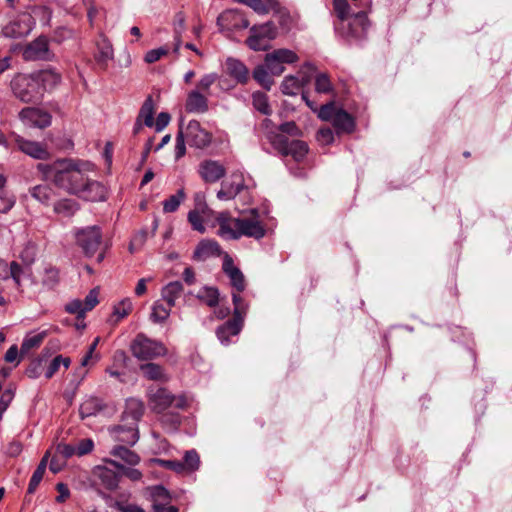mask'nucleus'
I'll return each instance as SVG.
<instances>
[{"instance_id": "nucleus-60", "label": "nucleus", "mask_w": 512, "mask_h": 512, "mask_svg": "<svg viewBox=\"0 0 512 512\" xmlns=\"http://www.w3.org/2000/svg\"><path fill=\"white\" fill-rule=\"evenodd\" d=\"M188 221L191 224L193 230L200 233H204L206 228L203 223V219L197 210H192L188 213Z\"/></svg>"}, {"instance_id": "nucleus-57", "label": "nucleus", "mask_w": 512, "mask_h": 512, "mask_svg": "<svg viewBox=\"0 0 512 512\" xmlns=\"http://www.w3.org/2000/svg\"><path fill=\"white\" fill-rule=\"evenodd\" d=\"M184 471H195L199 468L200 458L195 450H189L184 455Z\"/></svg>"}, {"instance_id": "nucleus-64", "label": "nucleus", "mask_w": 512, "mask_h": 512, "mask_svg": "<svg viewBox=\"0 0 512 512\" xmlns=\"http://www.w3.org/2000/svg\"><path fill=\"white\" fill-rule=\"evenodd\" d=\"M113 507L120 512H145V510L139 505L124 501H116Z\"/></svg>"}, {"instance_id": "nucleus-19", "label": "nucleus", "mask_w": 512, "mask_h": 512, "mask_svg": "<svg viewBox=\"0 0 512 512\" xmlns=\"http://www.w3.org/2000/svg\"><path fill=\"white\" fill-rule=\"evenodd\" d=\"M198 173L207 183H215L226 174L225 167L215 160H204L199 164Z\"/></svg>"}, {"instance_id": "nucleus-16", "label": "nucleus", "mask_w": 512, "mask_h": 512, "mask_svg": "<svg viewBox=\"0 0 512 512\" xmlns=\"http://www.w3.org/2000/svg\"><path fill=\"white\" fill-rule=\"evenodd\" d=\"M31 29V16L22 14L6 24L2 29V34L4 37L17 39L27 36Z\"/></svg>"}, {"instance_id": "nucleus-26", "label": "nucleus", "mask_w": 512, "mask_h": 512, "mask_svg": "<svg viewBox=\"0 0 512 512\" xmlns=\"http://www.w3.org/2000/svg\"><path fill=\"white\" fill-rule=\"evenodd\" d=\"M332 125L337 134L347 133L350 134L355 130L354 118L344 109L339 108L332 119Z\"/></svg>"}, {"instance_id": "nucleus-36", "label": "nucleus", "mask_w": 512, "mask_h": 512, "mask_svg": "<svg viewBox=\"0 0 512 512\" xmlns=\"http://www.w3.org/2000/svg\"><path fill=\"white\" fill-rule=\"evenodd\" d=\"M242 180L222 183L221 189L217 192V198L221 201L234 199L243 189Z\"/></svg>"}, {"instance_id": "nucleus-63", "label": "nucleus", "mask_w": 512, "mask_h": 512, "mask_svg": "<svg viewBox=\"0 0 512 512\" xmlns=\"http://www.w3.org/2000/svg\"><path fill=\"white\" fill-rule=\"evenodd\" d=\"M218 76L216 73H210V74H206L204 75L198 82L197 84V89L198 91H202V92H208L210 87L215 83V81L217 80Z\"/></svg>"}, {"instance_id": "nucleus-22", "label": "nucleus", "mask_w": 512, "mask_h": 512, "mask_svg": "<svg viewBox=\"0 0 512 512\" xmlns=\"http://www.w3.org/2000/svg\"><path fill=\"white\" fill-rule=\"evenodd\" d=\"M244 325V321L233 317L216 329V336L223 345L231 343V337L237 336Z\"/></svg>"}, {"instance_id": "nucleus-7", "label": "nucleus", "mask_w": 512, "mask_h": 512, "mask_svg": "<svg viewBox=\"0 0 512 512\" xmlns=\"http://www.w3.org/2000/svg\"><path fill=\"white\" fill-rule=\"evenodd\" d=\"M75 237L77 244L82 248L87 257L94 256L102 243V232L98 226H88L79 229Z\"/></svg>"}, {"instance_id": "nucleus-20", "label": "nucleus", "mask_w": 512, "mask_h": 512, "mask_svg": "<svg viewBox=\"0 0 512 512\" xmlns=\"http://www.w3.org/2000/svg\"><path fill=\"white\" fill-rule=\"evenodd\" d=\"M216 221L219 225L218 234L228 240L239 239L238 225L239 218L231 217L229 212H220L216 216Z\"/></svg>"}, {"instance_id": "nucleus-29", "label": "nucleus", "mask_w": 512, "mask_h": 512, "mask_svg": "<svg viewBox=\"0 0 512 512\" xmlns=\"http://www.w3.org/2000/svg\"><path fill=\"white\" fill-rule=\"evenodd\" d=\"M226 70L238 83L245 84L249 79L248 68L238 59L228 58L226 60Z\"/></svg>"}, {"instance_id": "nucleus-61", "label": "nucleus", "mask_w": 512, "mask_h": 512, "mask_svg": "<svg viewBox=\"0 0 512 512\" xmlns=\"http://www.w3.org/2000/svg\"><path fill=\"white\" fill-rule=\"evenodd\" d=\"M66 312L70 314L77 315L78 318L84 317L86 314L85 308L83 306V301L80 299H74L68 302L65 306Z\"/></svg>"}, {"instance_id": "nucleus-17", "label": "nucleus", "mask_w": 512, "mask_h": 512, "mask_svg": "<svg viewBox=\"0 0 512 512\" xmlns=\"http://www.w3.org/2000/svg\"><path fill=\"white\" fill-rule=\"evenodd\" d=\"M23 58L27 61L49 60L50 51L46 37H38L29 43L24 51Z\"/></svg>"}, {"instance_id": "nucleus-18", "label": "nucleus", "mask_w": 512, "mask_h": 512, "mask_svg": "<svg viewBox=\"0 0 512 512\" xmlns=\"http://www.w3.org/2000/svg\"><path fill=\"white\" fill-rule=\"evenodd\" d=\"M106 188L103 184L96 180H91L86 177L84 180V185L79 188V193L76 196L86 200V201H104L106 199Z\"/></svg>"}, {"instance_id": "nucleus-1", "label": "nucleus", "mask_w": 512, "mask_h": 512, "mask_svg": "<svg viewBox=\"0 0 512 512\" xmlns=\"http://www.w3.org/2000/svg\"><path fill=\"white\" fill-rule=\"evenodd\" d=\"M37 167L47 179H51L57 187L72 195L79 193L87 172L94 170L91 162L73 159L58 160L52 165L40 163Z\"/></svg>"}, {"instance_id": "nucleus-40", "label": "nucleus", "mask_w": 512, "mask_h": 512, "mask_svg": "<svg viewBox=\"0 0 512 512\" xmlns=\"http://www.w3.org/2000/svg\"><path fill=\"white\" fill-rule=\"evenodd\" d=\"M244 4L259 15H267L275 7V0H234Z\"/></svg>"}, {"instance_id": "nucleus-24", "label": "nucleus", "mask_w": 512, "mask_h": 512, "mask_svg": "<svg viewBox=\"0 0 512 512\" xmlns=\"http://www.w3.org/2000/svg\"><path fill=\"white\" fill-rule=\"evenodd\" d=\"M143 413V402L136 398H129L126 400L125 410L122 413L121 422H128L129 424L138 426V422L142 418Z\"/></svg>"}, {"instance_id": "nucleus-42", "label": "nucleus", "mask_w": 512, "mask_h": 512, "mask_svg": "<svg viewBox=\"0 0 512 512\" xmlns=\"http://www.w3.org/2000/svg\"><path fill=\"white\" fill-rule=\"evenodd\" d=\"M219 296V290L211 286L202 287L196 294L197 299L212 308L219 304Z\"/></svg>"}, {"instance_id": "nucleus-34", "label": "nucleus", "mask_w": 512, "mask_h": 512, "mask_svg": "<svg viewBox=\"0 0 512 512\" xmlns=\"http://www.w3.org/2000/svg\"><path fill=\"white\" fill-rule=\"evenodd\" d=\"M31 275V268H26L16 261L10 263L9 279L13 280L18 291H22L23 280Z\"/></svg>"}, {"instance_id": "nucleus-13", "label": "nucleus", "mask_w": 512, "mask_h": 512, "mask_svg": "<svg viewBox=\"0 0 512 512\" xmlns=\"http://www.w3.org/2000/svg\"><path fill=\"white\" fill-rule=\"evenodd\" d=\"M183 133L190 146L202 149L211 143V135L196 120H191Z\"/></svg>"}, {"instance_id": "nucleus-59", "label": "nucleus", "mask_w": 512, "mask_h": 512, "mask_svg": "<svg viewBox=\"0 0 512 512\" xmlns=\"http://www.w3.org/2000/svg\"><path fill=\"white\" fill-rule=\"evenodd\" d=\"M15 204V196L9 190L0 191V213H7Z\"/></svg>"}, {"instance_id": "nucleus-10", "label": "nucleus", "mask_w": 512, "mask_h": 512, "mask_svg": "<svg viewBox=\"0 0 512 512\" xmlns=\"http://www.w3.org/2000/svg\"><path fill=\"white\" fill-rule=\"evenodd\" d=\"M108 430L111 438L119 442V445L133 446L139 439L138 426L128 422H121V424L110 427Z\"/></svg>"}, {"instance_id": "nucleus-37", "label": "nucleus", "mask_w": 512, "mask_h": 512, "mask_svg": "<svg viewBox=\"0 0 512 512\" xmlns=\"http://www.w3.org/2000/svg\"><path fill=\"white\" fill-rule=\"evenodd\" d=\"M309 82V77L299 79L296 76H286L281 84V91L285 95H296L297 92Z\"/></svg>"}, {"instance_id": "nucleus-58", "label": "nucleus", "mask_w": 512, "mask_h": 512, "mask_svg": "<svg viewBox=\"0 0 512 512\" xmlns=\"http://www.w3.org/2000/svg\"><path fill=\"white\" fill-rule=\"evenodd\" d=\"M20 259L23 262L24 267L31 268V265L34 263L36 258V247L33 244H27L19 255Z\"/></svg>"}, {"instance_id": "nucleus-44", "label": "nucleus", "mask_w": 512, "mask_h": 512, "mask_svg": "<svg viewBox=\"0 0 512 512\" xmlns=\"http://www.w3.org/2000/svg\"><path fill=\"white\" fill-rule=\"evenodd\" d=\"M253 78L259 83L265 90L270 91L274 83L272 75L265 64H261L255 67L253 70Z\"/></svg>"}, {"instance_id": "nucleus-52", "label": "nucleus", "mask_w": 512, "mask_h": 512, "mask_svg": "<svg viewBox=\"0 0 512 512\" xmlns=\"http://www.w3.org/2000/svg\"><path fill=\"white\" fill-rule=\"evenodd\" d=\"M44 288L51 290L59 283V271L55 267H47L44 270V274L41 280Z\"/></svg>"}, {"instance_id": "nucleus-14", "label": "nucleus", "mask_w": 512, "mask_h": 512, "mask_svg": "<svg viewBox=\"0 0 512 512\" xmlns=\"http://www.w3.org/2000/svg\"><path fill=\"white\" fill-rule=\"evenodd\" d=\"M13 142L18 150L34 159L46 160L50 157V153L45 144L26 140L21 136H14Z\"/></svg>"}, {"instance_id": "nucleus-38", "label": "nucleus", "mask_w": 512, "mask_h": 512, "mask_svg": "<svg viewBox=\"0 0 512 512\" xmlns=\"http://www.w3.org/2000/svg\"><path fill=\"white\" fill-rule=\"evenodd\" d=\"M333 8L337 17V21L334 23L335 30H341L344 28V22L351 16L349 14L351 8L347 0H333Z\"/></svg>"}, {"instance_id": "nucleus-5", "label": "nucleus", "mask_w": 512, "mask_h": 512, "mask_svg": "<svg viewBox=\"0 0 512 512\" xmlns=\"http://www.w3.org/2000/svg\"><path fill=\"white\" fill-rule=\"evenodd\" d=\"M369 27L370 22L367 19V12L361 10L351 14L344 22L343 29L335 31L348 41L361 40L366 37Z\"/></svg>"}, {"instance_id": "nucleus-35", "label": "nucleus", "mask_w": 512, "mask_h": 512, "mask_svg": "<svg viewBox=\"0 0 512 512\" xmlns=\"http://www.w3.org/2000/svg\"><path fill=\"white\" fill-rule=\"evenodd\" d=\"M140 371L148 380L166 382L169 379L163 367L156 363L142 364L140 365Z\"/></svg>"}, {"instance_id": "nucleus-49", "label": "nucleus", "mask_w": 512, "mask_h": 512, "mask_svg": "<svg viewBox=\"0 0 512 512\" xmlns=\"http://www.w3.org/2000/svg\"><path fill=\"white\" fill-rule=\"evenodd\" d=\"M45 336V332L26 336L21 344L20 354L24 355L28 353L31 349L38 347L44 340Z\"/></svg>"}, {"instance_id": "nucleus-47", "label": "nucleus", "mask_w": 512, "mask_h": 512, "mask_svg": "<svg viewBox=\"0 0 512 512\" xmlns=\"http://www.w3.org/2000/svg\"><path fill=\"white\" fill-rule=\"evenodd\" d=\"M253 107L261 114L269 116L272 114V108L269 104L268 96L261 92L256 91L252 94Z\"/></svg>"}, {"instance_id": "nucleus-45", "label": "nucleus", "mask_w": 512, "mask_h": 512, "mask_svg": "<svg viewBox=\"0 0 512 512\" xmlns=\"http://www.w3.org/2000/svg\"><path fill=\"white\" fill-rule=\"evenodd\" d=\"M78 209L79 205L73 199H62L54 204V212L63 217L73 216Z\"/></svg>"}, {"instance_id": "nucleus-32", "label": "nucleus", "mask_w": 512, "mask_h": 512, "mask_svg": "<svg viewBox=\"0 0 512 512\" xmlns=\"http://www.w3.org/2000/svg\"><path fill=\"white\" fill-rule=\"evenodd\" d=\"M183 292V285L180 281H173L165 285L161 290L162 300L166 302L167 306H175L176 300Z\"/></svg>"}, {"instance_id": "nucleus-56", "label": "nucleus", "mask_w": 512, "mask_h": 512, "mask_svg": "<svg viewBox=\"0 0 512 512\" xmlns=\"http://www.w3.org/2000/svg\"><path fill=\"white\" fill-rule=\"evenodd\" d=\"M46 357H47V354L42 353V355L39 358L31 361V363L29 364V366L27 367L26 372H25L29 378L35 379L41 375L42 370H43L42 363Z\"/></svg>"}, {"instance_id": "nucleus-6", "label": "nucleus", "mask_w": 512, "mask_h": 512, "mask_svg": "<svg viewBox=\"0 0 512 512\" xmlns=\"http://www.w3.org/2000/svg\"><path fill=\"white\" fill-rule=\"evenodd\" d=\"M277 36L275 24L268 21L261 25H254L250 28V35L246 39L248 47L254 51H262L269 48L271 40Z\"/></svg>"}, {"instance_id": "nucleus-43", "label": "nucleus", "mask_w": 512, "mask_h": 512, "mask_svg": "<svg viewBox=\"0 0 512 512\" xmlns=\"http://www.w3.org/2000/svg\"><path fill=\"white\" fill-rule=\"evenodd\" d=\"M101 483L103 486L109 490H115L118 488L121 473L120 470L117 469V471L109 469V468H103L100 470L99 474Z\"/></svg>"}, {"instance_id": "nucleus-54", "label": "nucleus", "mask_w": 512, "mask_h": 512, "mask_svg": "<svg viewBox=\"0 0 512 512\" xmlns=\"http://www.w3.org/2000/svg\"><path fill=\"white\" fill-rule=\"evenodd\" d=\"M107 462L113 465L116 469L120 470L121 477L124 475L131 481H140L142 479V472L136 468L124 467L123 465L113 460H108Z\"/></svg>"}, {"instance_id": "nucleus-27", "label": "nucleus", "mask_w": 512, "mask_h": 512, "mask_svg": "<svg viewBox=\"0 0 512 512\" xmlns=\"http://www.w3.org/2000/svg\"><path fill=\"white\" fill-rule=\"evenodd\" d=\"M185 108L189 113H205L208 111V99L200 91L193 90L187 96Z\"/></svg>"}, {"instance_id": "nucleus-51", "label": "nucleus", "mask_w": 512, "mask_h": 512, "mask_svg": "<svg viewBox=\"0 0 512 512\" xmlns=\"http://www.w3.org/2000/svg\"><path fill=\"white\" fill-rule=\"evenodd\" d=\"M70 363H71V360L69 357L57 355L50 362V364L45 372L46 379L52 378L54 376V374L58 372L60 366H64L65 369H68V367L70 366Z\"/></svg>"}, {"instance_id": "nucleus-9", "label": "nucleus", "mask_w": 512, "mask_h": 512, "mask_svg": "<svg viewBox=\"0 0 512 512\" xmlns=\"http://www.w3.org/2000/svg\"><path fill=\"white\" fill-rule=\"evenodd\" d=\"M217 25L221 30L233 31L247 28L249 21L242 11L229 9L218 16Z\"/></svg>"}, {"instance_id": "nucleus-15", "label": "nucleus", "mask_w": 512, "mask_h": 512, "mask_svg": "<svg viewBox=\"0 0 512 512\" xmlns=\"http://www.w3.org/2000/svg\"><path fill=\"white\" fill-rule=\"evenodd\" d=\"M236 224L238 225L239 238L246 236L260 240L266 234L265 227L257 216L239 218Z\"/></svg>"}, {"instance_id": "nucleus-11", "label": "nucleus", "mask_w": 512, "mask_h": 512, "mask_svg": "<svg viewBox=\"0 0 512 512\" xmlns=\"http://www.w3.org/2000/svg\"><path fill=\"white\" fill-rule=\"evenodd\" d=\"M147 398L149 407L157 413L165 411L173 403V394L163 387L150 386L147 391Z\"/></svg>"}, {"instance_id": "nucleus-55", "label": "nucleus", "mask_w": 512, "mask_h": 512, "mask_svg": "<svg viewBox=\"0 0 512 512\" xmlns=\"http://www.w3.org/2000/svg\"><path fill=\"white\" fill-rule=\"evenodd\" d=\"M332 91L333 87L327 74H318L315 79V92L319 94H328Z\"/></svg>"}, {"instance_id": "nucleus-31", "label": "nucleus", "mask_w": 512, "mask_h": 512, "mask_svg": "<svg viewBox=\"0 0 512 512\" xmlns=\"http://www.w3.org/2000/svg\"><path fill=\"white\" fill-rule=\"evenodd\" d=\"M105 408L102 399L89 396L80 405L79 414L81 419L98 415Z\"/></svg>"}, {"instance_id": "nucleus-53", "label": "nucleus", "mask_w": 512, "mask_h": 512, "mask_svg": "<svg viewBox=\"0 0 512 512\" xmlns=\"http://www.w3.org/2000/svg\"><path fill=\"white\" fill-rule=\"evenodd\" d=\"M172 307L165 306L160 301H156L152 307L151 319L155 323H162L167 320Z\"/></svg>"}, {"instance_id": "nucleus-50", "label": "nucleus", "mask_w": 512, "mask_h": 512, "mask_svg": "<svg viewBox=\"0 0 512 512\" xmlns=\"http://www.w3.org/2000/svg\"><path fill=\"white\" fill-rule=\"evenodd\" d=\"M186 195L183 189H179L176 194L171 195L168 199L163 202V211L165 213L175 212L181 202L185 199Z\"/></svg>"}, {"instance_id": "nucleus-25", "label": "nucleus", "mask_w": 512, "mask_h": 512, "mask_svg": "<svg viewBox=\"0 0 512 512\" xmlns=\"http://www.w3.org/2000/svg\"><path fill=\"white\" fill-rule=\"evenodd\" d=\"M97 51L94 55L97 65L105 70L108 67V63L114 58V50L110 41L101 36L96 43Z\"/></svg>"}, {"instance_id": "nucleus-62", "label": "nucleus", "mask_w": 512, "mask_h": 512, "mask_svg": "<svg viewBox=\"0 0 512 512\" xmlns=\"http://www.w3.org/2000/svg\"><path fill=\"white\" fill-rule=\"evenodd\" d=\"M132 311V302L129 299L122 300L114 307V315L117 320L123 319Z\"/></svg>"}, {"instance_id": "nucleus-39", "label": "nucleus", "mask_w": 512, "mask_h": 512, "mask_svg": "<svg viewBox=\"0 0 512 512\" xmlns=\"http://www.w3.org/2000/svg\"><path fill=\"white\" fill-rule=\"evenodd\" d=\"M29 192L35 200L44 205H49L55 198L54 190L47 184L36 185Z\"/></svg>"}, {"instance_id": "nucleus-48", "label": "nucleus", "mask_w": 512, "mask_h": 512, "mask_svg": "<svg viewBox=\"0 0 512 512\" xmlns=\"http://www.w3.org/2000/svg\"><path fill=\"white\" fill-rule=\"evenodd\" d=\"M240 293L241 292H237V291L232 292V302L234 305L233 317L244 321L249 305L244 300V298L240 295Z\"/></svg>"}, {"instance_id": "nucleus-41", "label": "nucleus", "mask_w": 512, "mask_h": 512, "mask_svg": "<svg viewBox=\"0 0 512 512\" xmlns=\"http://www.w3.org/2000/svg\"><path fill=\"white\" fill-rule=\"evenodd\" d=\"M111 455L123 460L130 466H136L140 462V457L134 451L127 448L125 445H116L111 450Z\"/></svg>"}, {"instance_id": "nucleus-33", "label": "nucleus", "mask_w": 512, "mask_h": 512, "mask_svg": "<svg viewBox=\"0 0 512 512\" xmlns=\"http://www.w3.org/2000/svg\"><path fill=\"white\" fill-rule=\"evenodd\" d=\"M147 492L152 502V508L170 504L171 496L164 486L156 485L148 487Z\"/></svg>"}, {"instance_id": "nucleus-46", "label": "nucleus", "mask_w": 512, "mask_h": 512, "mask_svg": "<svg viewBox=\"0 0 512 512\" xmlns=\"http://www.w3.org/2000/svg\"><path fill=\"white\" fill-rule=\"evenodd\" d=\"M154 112L155 107L153 99L151 96H148L144 101L137 118L142 120L147 127H151L154 124Z\"/></svg>"}, {"instance_id": "nucleus-12", "label": "nucleus", "mask_w": 512, "mask_h": 512, "mask_svg": "<svg viewBox=\"0 0 512 512\" xmlns=\"http://www.w3.org/2000/svg\"><path fill=\"white\" fill-rule=\"evenodd\" d=\"M20 120L29 127L44 129L51 124V115L39 108L26 107L19 113Z\"/></svg>"}, {"instance_id": "nucleus-23", "label": "nucleus", "mask_w": 512, "mask_h": 512, "mask_svg": "<svg viewBox=\"0 0 512 512\" xmlns=\"http://www.w3.org/2000/svg\"><path fill=\"white\" fill-rule=\"evenodd\" d=\"M302 99L305 101L306 105L314 112H317L318 117L323 121H330L334 117V113L337 112L338 108L335 107L333 101H330L324 105L319 106L317 101L312 100L310 98V93L308 91L302 92Z\"/></svg>"}, {"instance_id": "nucleus-28", "label": "nucleus", "mask_w": 512, "mask_h": 512, "mask_svg": "<svg viewBox=\"0 0 512 512\" xmlns=\"http://www.w3.org/2000/svg\"><path fill=\"white\" fill-rule=\"evenodd\" d=\"M34 75L40 84L42 95L45 91L55 88L61 81V75L52 69L34 72Z\"/></svg>"}, {"instance_id": "nucleus-21", "label": "nucleus", "mask_w": 512, "mask_h": 512, "mask_svg": "<svg viewBox=\"0 0 512 512\" xmlns=\"http://www.w3.org/2000/svg\"><path fill=\"white\" fill-rule=\"evenodd\" d=\"M222 269L229 277L230 284L235 291L242 292L245 290V277L241 270L234 265L233 259L228 254L224 256Z\"/></svg>"}, {"instance_id": "nucleus-3", "label": "nucleus", "mask_w": 512, "mask_h": 512, "mask_svg": "<svg viewBox=\"0 0 512 512\" xmlns=\"http://www.w3.org/2000/svg\"><path fill=\"white\" fill-rule=\"evenodd\" d=\"M267 140L277 149L282 155L292 156L297 162L302 161L308 153V145L301 140L289 141L288 138L278 132L269 131Z\"/></svg>"}, {"instance_id": "nucleus-2", "label": "nucleus", "mask_w": 512, "mask_h": 512, "mask_svg": "<svg viewBox=\"0 0 512 512\" xmlns=\"http://www.w3.org/2000/svg\"><path fill=\"white\" fill-rule=\"evenodd\" d=\"M10 87L13 95L24 103H35L43 97L34 73L16 74L10 82Z\"/></svg>"}, {"instance_id": "nucleus-4", "label": "nucleus", "mask_w": 512, "mask_h": 512, "mask_svg": "<svg viewBox=\"0 0 512 512\" xmlns=\"http://www.w3.org/2000/svg\"><path fill=\"white\" fill-rule=\"evenodd\" d=\"M132 355L139 360H151L167 353V349L160 341L148 338L139 333L130 345Z\"/></svg>"}, {"instance_id": "nucleus-30", "label": "nucleus", "mask_w": 512, "mask_h": 512, "mask_svg": "<svg viewBox=\"0 0 512 512\" xmlns=\"http://www.w3.org/2000/svg\"><path fill=\"white\" fill-rule=\"evenodd\" d=\"M221 254L220 245L214 240H203L201 241L193 254L196 260H206L213 256H219Z\"/></svg>"}, {"instance_id": "nucleus-8", "label": "nucleus", "mask_w": 512, "mask_h": 512, "mask_svg": "<svg viewBox=\"0 0 512 512\" xmlns=\"http://www.w3.org/2000/svg\"><path fill=\"white\" fill-rule=\"evenodd\" d=\"M298 61L297 54L290 49H276L265 55L264 64L272 76H280L285 67L283 64H292Z\"/></svg>"}]
</instances>
